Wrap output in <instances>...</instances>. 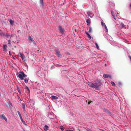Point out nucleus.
<instances>
[{"instance_id": "1", "label": "nucleus", "mask_w": 131, "mask_h": 131, "mask_svg": "<svg viewBox=\"0 0 131 131\" xmlns=\"http://www.w3.org/2000/svg\"><path fill=\"white\" fill-rule=\"evenodd\" d=\"M101 84V81L100 80L97 79L94 82L93 88L96 90H98L100 89Z\"/></svg>"}, {"instance_id": "2", "label": "nucleus", "mask_w": 131, "mask_h": 131, "mask_svg": "<svg viewBox=\"0 0 131 131\" xmlns=\"http://www.w3.org/2000/svg\"><path fill=\"white\" fill-rule=\"evenodd\" d=\"M27 75L25 74L23 72H21L19 74L18 76V77L21 80H23L24 78L27 77Z\"/></svg>"}, {"instance_id": "3", "label": "nucleus", "mask_w": 131, "mask_h": 131, "mask_svg": "<svg viewBox=\"0 0 131 131\" xmlns=\"http://www.w3.org/2000/svg\"><path fill=\"white\" fill-rule=\"evenodd\" d=\"M58 29L60 32L62 34H63L64 31V29L63 28L62 26L60 25H59L58 27Z\"/></svg>"}, {"instance_id": "4", "label": "nucleus", "mask_w": 131, "mask_h": 131, "mask_svg": "<svg viewBox=\"0 0 131 131\" xmlns=\"http://www.w3.org/2000/svg\"><path fill=\"white\" fill-rule=\"evenodd\" d=\"M56 53V55L58 57H61V54L60 53V52H59L58 49H56L55 50Z\"/></svg>"}, {"instance_id": "5", "label": "nucleus", "mask_w": 131, "mask_h": 131, "mask_svg": "<svg viewBox=\"0 0 131 131\" xmlns=\"http://www.w3.org/2000/svg\"><path fill=\"white\" fill-rule=\"evenodd\" d=\"M0 117L3 120H5L6 122L7 121V119L5 115L3 114H1L0 115Z\"/></svg>"}, {"instance_id": "6", "label": "nucleus", "mask_w": 131, "mask_h": 131, "mask_svg": "<svg viewBox=\"0 0 131 131\" xmlns=\"http://www.w3.org/2000/svg\"><path fill=\"white\" fill-rule=\"evenodd\" d=\"M19 54H20V57H21L22 60L24 61H25V57L24 55L23 54V53L21 52L19 53Z\"/></svg>"}, {"instance_id": "7", "label": "nucleus", "mask_w": 131, "mask_h": 131, "mask_svg": "<svg viewBox=\"0 0 131 131\" xmlns=\"http://www.w3.org/2000/svg\"><path fill=\"white\" fill-rule=\"evenodd\" d=\"M103 111L104 112H105L106 113H107L111 114V113L108 110H107L105 108H104L103 109Z\"/></svg>"}, {"instance_id": "8", "label": "nucleus", "mask_w": 131, "mask_h": 131, "mask_svg": "<svg viewBox=\"0 0 131 131\" xmlns=\"http://www.w3.org/2000/svg\"><path fill=\"white\" fill-rule=\"evenodd\" d=\"M5 34L4 37H6L7 38H11L12 36L9 34L5 33Z\"/></svg>"}, {"instance_id": "9", "label": "nucleus", "mask_w": 131, "mask_h": 131, "mask_svg": "<svg viewBox=\"0 0 131 131\" xmlns=\"http://www.w3.org/2000/svg\"><path fill=\"white\" fill-rule=\"evenodd\" d=\"M88 84L89 86L91 88H93V85L94 84L93 83L91 82H89L88 83Z\"/></svg>"}, {"instance_id": "10", "label": "nucleus", "mask_w": 131, "mask_h": 131, "mask_svg": "<svg viewBox=\"0 0 131 131\" xmlns=\"http://www.w3.org/2000/svg\"><path fill=\"white\" fill-rule=\"evenodd\" d=\"M28 39L29 40H31L34 43H35V41L30 35L28 36Z\"/></svg>"}, {"instance_id": "11", "label": "nucleus", "mask_w": 131, "mask_h": 131, "mask_svg": "<svg viewBox=\"0 0 131 131\" xmlns=\"http://www.w3.org/2000/svg\"><path fill=\"white\" fill-rule=\"evenodd\" d=\"M103 77L106 78H111V75L107 74H103Z\"/></svg>"}, {"instance_id": "12", "label": "nucleus", "mask_w": 131, "mask_h": 131, "mask_svg": "<svg viewBox=\"0 0 131 131\" xmlns=\"http://www.w3.org/2000/svg\"><path fill=\"white\" fill-rule=\"evenodd\" d=\"M7 47V46L5 45H3V50L5 52H6L7 51V50L6 49V47Z\"/></svg>"}, {"instance_id": "13", "label": "nucleus", "mask_w": 131, "mask_h": 131, "mask_svg": "<svg viewBox=\"0 0 131 131\" xmlns=\"http://www.w3.org/2000/svg\"><path fill=\"white\" fill-rule=\"evenodd\" d=\"M111 13L112 15L113 16V18H114V19H116L115 17V13L113 11H111Z\"/></svg>"}, {"instance_id": "14", "label": "nucleus", "mask_w": 131, "mask_h": 131, "mask_svg": "<svg viewBox=\"0 0 131 131\" xmlns=\"http://www.w3.org/2000/svg\"><path fill=\"white\" fill-rule=\"evenodd\" d=\"M87 14H88V16L90 17H92L93 16V15L92 14V13L90 12H88L87 13Z\"/></svg>"}, {"instance_id": "15", "label": "nucleus", "mask_w": 131, "mask_h": 131, "mask_svg": "<svg viewBox=\"0 0 131 131\" xmlns=\"http://www.w3.org/2000/svg\"><path fill=\"white\" fill-rule=\"evenodd\" d=\"M49 129V127L45 125L43 127V129L47 131Z\"/></svg>"}, {"instance_id": "16", "label": "nucleus", "mask_w": 131, "mask_h": 131, "mask_svg": "<svg viewBox=\"0 0 131 131\" xmlns=\"http://www.w3.org/2000/svg\"><path fill=\"white\" fill-rule=\"evenodd\" d=\"M22 107L23 108V112H25L26 111L25 107V105L24 104H22Z\"/></svg>"}, {"instance_id": "17", "label": "nucleus", "mask_w": 131, "mask_h": 131, "mask_svg": "<svg viewBox=\"0 0 131 131\" xmlns=\"http://www.w3.org/2000/svg\"><path fill=\"white\" fill-rule=\"evenodd\" d=\"M51 98L52 99H58V97L56 96H51Z\"/></svg>"}, {"instance_id": "18", "label": "nucleus", "mask_w": 131, "mask_h": 131, "mask_svg": "<svg viewBox=\"0 0 131 131\" xmlns=\"http://www.w3.org/2000/svg\"><path fill=\"white\" fill-rule=\"evenodd\" d=\"M9 21V22L10 24L11 25H13L14 24V21H13L12 20L10 19H9L8 20Z\"/></svg>"}, {"instance_id": "19", "label": "nucleus", "mask_w": 131, "mask_h": 131, "mask_svg": "<svg viewBox=\"0 0 131 131\" xmlns=\"http://www.w3.org/2000/svg\"><path fill=\"white\" fill-rule=\"evenodd\" d=\"M85 32L86 34L87 35L88 37V38L89 39H91V37L90 35H89V34L87 32L85 31Z\"/></svg>"}, {"instance_id": "20", "label": "nucleus", "mask_w": 131, "mask_h": 131, "mask_svg": "<svg viewBox=\"0 0 131 131\" xmlns=\"http://www.w3.org/2000/svg\"><path fill=\"white\" fill-rule=\"evenodd\" d=\"M20 118L24 124V125H26L25 122L23 120L22 117H20Z\"/></svg>"}, {"instance_id": "21", "label": "nucleus", "mask_w": 131, "mask_h": 131, "mask_svg": "<svg viewBox=\"0 0 131 131\" xmlns=\"http://www.w3.org/2000/svg\"><path fill=\"white\" fill-rule=\"evenodd\" d=\"M86 22L88 24V25L90 24V21L89 19H88L86 20Z\"/></svg>"}, {"instance_id": "22", "label": "nucleus", "mask_w": 131, "mask_h": 131, "mask_svg": "<svg viewBox=\"0 0 131 131\" xmlns=\"http://www.w3.org/2000/svg\"><path fill=\"white\" fill-rule=\"evenodd\" d=\"M120 24L122 26L121 27V28H123L125 27V25L123 23H121Z\"/></svg>"}, {"instance_id": "23", "label": "nucleus", "mask_w": 131, "mask_h": 131, "mask_svg": "<svg viewBox=\"0 0 131 131\" xmlns=\"http://www.w3.org/2000/svg\"><path fill=\"white\" fill-rule=\"evenodd\" d=\"M40 2L42 5L43 6V0H40Z\"/></svg>"}, {"instance_id": "24", "label": "nucleus", "mask_w": 131, "mask_h": 131, "mask_svg": "<svg viewBox=\"0 0 131 131\" xmlns=\"http://www.w3.org/2000/svg\"><path fill=\"white\" fill-rule=\"evenodd\" d=\"M5 33H0V36L4 37V35H5Z\"/></svg>"}, {"instance_id": "25", "label": "nucleus", "mask_w": 131, "mask_h": 131, "mask_svg": "<svg viewBox=\"0 0 131 131\" xmlns=\"http://www.w3.org/2000/svg\"><path fill=\"white\" fill-rule=\"evenodd\" d=\"M17 112L18 113L19 115V116L20 118L21 117H22L20 112L19 111H17Z\"/></svg>"}, {"instance_id": "26", "label": "nucleus", "mask_w": 131, "mask_h": 131, "mask_svg": "<svg viewBox=\"0 0 131 131\" xmlns=\"http://www.w3.org/2000/svg\"><path fill=\"white\" fill-rule=\"evenodd\" d=\"M8 45L9 46L10 45H11V40L10 39L8 41Z\"/></svg>"}, {"instance_id": "27", "label": "nucleus", "mask_w": 131, "mask_h": 131, "mask_svg": "<svg viewBox=\"0 0 131 131\" xmlns=\"http://www.w3.org/2000/svg\"><path fill=\"white\" fill-rule=\"evenodd\" d=\"M24 81L26 83H27L28 82V80L26 78H25L24 79Z\"/></svg>"}, {"instance_id": "28", "label": "nucleus", "mask_w": 131, "mask_h": 131, "mask_svg": "<svg viewBox=\"0 0 131 131\" xmlns=\"http://www.w3.org/2000/svg\"><path fill=\"white\" fill-rule=\"evenodd\" d=\"M8 102H9V104H10V105L12 106H13V105L12 103L9 100H7Z\"/></svg>"}, {"instance_id": "29", "label": "nucleus", "mask_w": 131, "mask_h": 131, "mask_svg": "<svg viewBox=\"0 0 131 131\" xmlns=\"http://www.w3.org/2000/svg\"><path fill=\"white\" fill-rule=\"evenodd\" d=\"M104 27H105V28L106 30V32H107V31H108L107 28L105 24H104Z\"/></svg>"}, {"instance_id": "30", "label": "nucleus", "mask_w": 131, "mask_h": 131, "mask_svg": "<svg viewBox=\"0 0 131 131\" xmlns=\"http://www.w3.org/2000/svg\"><path fill=\"white\" fill-rule=\"evenodd\" d=\"M62 131L63 130L64 128L62 126H60V127Z\"/></svg>"}, {"instance_id": "31", "label": "nucleus", "mask_w": 131, "mask_h": 131, "mask_svg": "<svg viewBox=\"0 0 131 131\" xmlns=\"http://www.w3.org/2000/svg\"><path fill=\"white\" fill-rule=\"evenodd\" d=\"M95 44L96 45V47L97 48V49H98L99 50V47L97 45V44L96 43H95Z\"/></svg>"}, {"instance_id": "32", "label": "nucleus", "mask_w": 131, "mask_h": 131, "mask_svg": "<svg viewBox=\"0 0 131 131\" xmlns=\"http://www.w3.org/2000/svg\"><path fill=\"white\" fill-rule=\"evenodd\" d=\"M111 84L112 86H115V83L113 82H111Z\"/></svg>"}, {"instance_id": "33", "label": "nucleus", "mask_w": 131, "mask_h": 131, "mask_svg": "<svg viewBox=\"0 0 131 131\" xmlns=\"http://www.w3.org/2000/svg\"><path fill=\"white\" fill-rule=\"evenodd\" d=\"M92 30V28L91 27H90L89 30V32H90Z\"/></svg>"}, {"instance_id": "34", "label": "nucleus", "mask_w": 131, "mask_h": 131, "mask_svg": "<svg viewBox=\"0 0 131 131\" xmlns=\"http://www.w3.org/2000/svg\"><path fill=\"white\" fill-rule=\"evenodd\" d=\"M26 89H27V90L29 91L30 92V90H29L27 86H26Z\"/></svg>"}, {"instance_id": "35", "label": "nucleus", "mask_w": 131, "mask_h": 131, "mask_svg": "<svg viewBox=\"0 0 131 131\" xmlns=\"http://www.w3.org/2000/svg\"><path fill=\"white\" fill-rule=\"evenodd\" d=\"M87 131H91L89 129L87 128L86 129Z\"/></svg>"}, {"instance_id": "36", "label": "nucleus", "mask_w": 131, "mask_h": 131, "mask_svg": "<svg viewBox=\"0 0 131 131\" xmlns=\"http://www.w3.org/2000/svg\"><path fill=\"white\" fill-rule=\"evenodd\" d=\"M128 57L129 58L131 61V56H128Z\"/></svg>"}, {"instance_id": "37", "label": "nucleus", "mask_w": 131, "mask_h": 131, "mask_svg": "<svg viewBox=\"0 0 131 131\" xmlns=\"http://www.w3.org/2000/svg\"><path fill=\"white\" fill-rule=\"evenodd\" d=\"M65 131H73V130H66Z\"/></svg>"}, {"instance_id": "38", "label": "nucleus", "mask_w": 131, "mask_h": 131, "mask_svg": "<svg viewBox=\"0 0 131 131\" xmlns=\"http://www.w3.org/2000/svg\"><path fill=\"white\" fill-rule=\"evenodd\" d=\"M91 102H92V101H89V102H88V104H90V103H91Z\"/></svg>"}, {"instance_id": "39", "label": "nucleus", "mask_w": 131, "mask_h": 131, "mask_svg": "<svg viewBox=\"0 0 131 131\" xmlns=\"http://www.w3.org/2000/svg\"><path fill=\"white\" fill-rule=\"evenodd\" d=\"M101 25L102 26H103V24H104L103 23V22L102 21L101 22Z\"/></svg>"}, {"instance_id": "40", "label": "nucleus", "mask_w": 131, "mask_h": 131, "mask_svg": "<svg viewBox=\"0 0 131 131\" xmlns=\"http://www.w3.org/2000/svg\"><path fill=\"white\" fill-rule=\"evenodd\" d=\"M10 52H11L10 51H9V55L10 56L12 55V54L10 53Z\"/></svg>"}, {"instance_id": "41", "label": "nucleus", "mask_w": 131, "mask_h": 131, "mask_svg": "<svg viewBox=\"0 0 131 131\" xmlns=\"http://www.w3.org/2000/svg\"><path fill=\"white\" fill-rule=\"evenodd\" d=\"M18 91L19 93H20V90L19 89L18 90Z\"/></svg>"}, {"instance_id": "42", "label": "nucleus", "mask_w": 131, "mask_h": 131, "mask_svg": "<svg viewBox=\"0 0 131 131\" xmlns=\"http://www.w3.org/2000/svg\"><path fill=\"white\" fill-rule=\"evenodd\" d=\"M19 99V100H20H20H21L20 99L19 97V99Z\"/></svg>"}, {"instance_id": "43", "label": "nucleus", "mask_w": 131, "mask_h": 131, "mask_svg": "<svg viewBox=\"0 0 131 131\" xmlns=\"http://www.w3.org/2000/svg\"><path fill=\"white\" fill-rule=\"evenodd\" d=\"M130 8H131V3L130 4Z\"/></svg>"}, {"instance_id": "44", "label": "nucleus", "mask_w": 131, "mask_h": 131, "mask_svg": "<svg viewBox=\"0 0 131 131\" xmlns=\"http://www.w3.org/2000/svg\"><path fill=\"white\" fill-rule=\"evenodd\" d=\"M118 84H119V85H121V83H119Z\"/></svg>"}, {"instance_id": "45", "label": "nucleus", "mask_w": 131, "mask_h": 131, "mask_svg": "<svg viewBox=\"0 0 131 131\" xmlns=\"http://www.w3.org/2000/svg\"><path fill=\"white\" fill-rule=\"evenodd\" d=\"M105 66H106V64H105Z\"/></svg>"}, {"instance_id": "46", "label": "nucleus", "mask_w": 131, "mask_h": 131, "mask_svg": "<svg viewBox=\"0 0 131 131\" xmlns=\"http://www.w3.org/2000/svg\"><path fill=\"white\" fill-rule=\"evenodd\" d=\"M75 31H76V29H75Z\"/></svg>"}]
</instances>
